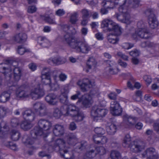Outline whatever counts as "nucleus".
<instances>
[{
    "mask_svg": "<svg viewBox=\"0 0 159 159\" xmlns=\"http://www.w3.org/2000/svg\"><path fill=\"white\" fill-rule=\"evenodd\" d=\"M16 95V97L20 99H24L30 96L32 99L35 100L43 97L45 91L39 85H38L31 89L29 93L26 90L25 86L22 85L18 88Z\"/></svg>",
    "mask_w": 159,
    "mask_h": 159,
    "instance_id": "obj_1",
    "label": "nucleus"
},
{
    "mask_svg": "<svg viewBox=\"0 0 159 159\" xmlns=\"http://www.w3.org/2000/svg\"><path fill=\"white\" fill-rule=\"evenodd\" d=\"M6 62L7 63L0 64V72L6 75L13 70L14 80L16 81H18L20 79L22 72L20 68L16 66L17 63L9 60H6Z\"/></svg>",
    "mask_w": 159,
    "mask_h": 159,
    "instance_id": "obj_2",
    "label": "nucleus"
},
{
    "mask_svg": "<svg viewBox=\"0 0 159 159\" xmlns=\"http://www.w3.org/2000/svg\"><path fill=\"white\" fill-rule=\"evenodd\" d=\"M131 138L129 134L125 136L122 145L125 148L129 147L131 151L138 152L142 151L145 148L144 142L140 140H136L131 142Z\"/></svg>",
    "mask_w": 159,
    "mask_h": 159,
    "instance_id": "obj_3",
    "label": "nucleus"
},
{
    "mask_svg": "<svg viewBox=\"0 0 159 159\" xmlns=\"http://www.w3.org/2000/svg\"><path fill=\"white\" fill-rule=\"evenodd\" d=\"M53 148L55 150L59 151L61 157L65 159L75 158L73 152L67 150L65 142L63 139H57L55 143Z\"/></svg>",
    "mask_w": 159,
    "mask_h": 159,
    "instance_id": "obj_4",
    "label": "nucleus"
},
{
    "mask_svg": "<svg viewBox=\"0 0 159 159\" xmlns=\"http://www.w3.org/2000/svg\"><path fill=\"white\" fill-rule=\"evenodd\" d=\"M65 115L70 116L74 117V120L76 122L82 121L84 117L83 112L80 111L79 108L75 106L70 104L67 106V110Z\"/></svg>",
    "mask_w": 159,
    "mask_h": 159,
    "instance_id": "obj_5",
    "label": "nucleus"
},
{
    "mask_svg": "<svg viewBox=\"0 0 159 159\" xmlns=\"http://www.w3.org/2000/svg\"><path fill=\"white\" fill-rule=\"evenodd\" d=\"M108 112V110L98 106H94L92 108L91 115L93 117L94 121L98 122L101 120Z\"/></svg>",
    "mask_w": 159,
    "mask_h": 159,
    "instance_id": "obj_6",
    "label": "nucleus"
},
{
    "mask_svg": "<svg viewBox=\"0 0 159 159\" xmlns=\"http://www.w3.org/2000/svg\"><path fill=\"white\" fill-rule=\"evenodd\" d=\"M71 48L74 49L76 51L80 53L87 54L90 51L91 48L85 42L77 39Z\"/></svg>",
    "mask_w": 159,
    "mask_h": 159,
    "instance_id": "obj_7",
    "label": "nucleus"
},
{
    "mask_svg": "<svg viewBox=\"0 0 159 159\" xmlns=\"http://www.w3.org/2000/svg\"><path fill=\"white\" fill-rule=\"evenodd\" d=\"M70 27L67 25H65L64 26L63 30L66 32V33L62 38V40L64 43H67L72 48L77 39L74 38L70 34Z\"/></svg>",
    "mask_w": 159,
    "mask_h": 159,
    "instance_id": "obj_8",
    "label": "nucleus"
},
{
    "mask_svg": "<svg viewBox=\"0 0 159 159\" xmlns=\"http://www.w3.org/2000/svg\"><path fill=\"white\" fill-rule=\"evenodd\" d=\"M145 14L148 17L150 27L152 29L156 28L158 26V22L154 13V10L149 9L145 11Z\"/></svg>",
    "mask_w": 159,
    "mask_h": 159,
    "instance_id": "obj_9",
    "label": "nucleus"
},
{
    "mask_svg": "<svg viewBox=\"0 0 159 159\" xmlns=\"http://www.w3.org/2000/svg\"><path fill=\"white\" fill-rule=\"evenodd\" d=\"M33 109L40 116H43L48 113V110L45 105L41 102H37L33 105Z\"/></svg>",
    "mask_w": 159,
    "mask_h": 159,
    "instance_id": "obj_10",
    "label": "nucleus"
},
{
    "mask_svg": "<svg viewBox=\"0 0 159 159\" xmlns=\"http://www.w3.org/2000/svg\"><path fill=\"white\" fill-rule=\"evenodd\" d=\"M150 36L148 31L145 29L139 28L134 33L132 34V37L135 40L139 38L147 39Z\"/></svg>",
    "mask_w": 159,
    "mask_h": 159,
    "instance_id": "obj_11",
    "label": "nucleus"
},
{
    "mask_svg": "<svg viewBox=\"0 0 159 159\" xmlns=\"http://www.w3.org/2000/svg\"><path fill=\"white\" fill-rule=\"evenodd\" d=\"M77 84L83 92L88 91L94 85L93 82L88 79H84L82 80H79Z\"/></svg>",
    "mask_w": 159,
    "mask_h": 159,
    "instance_id": "obj_12",
    "label": "nucleus"
},
{
    "mask_svg": "<svg viewBox=\"0 0 159 159\" xmlns=\"http://www.w3.org/2000/svg\"><path fill=\"white\" fill-rule=\"evenodd\" d=\"M110 108L111 113L113 116H120L122 113V109L119 103L116 101L111 102Z\"/></svg>",
    "mask_w": 159,
    "mask_h": 159,
    "instance_id": "obj_13",
    "label": "nucleus"
},
{
    "mask_svg": "<svg viewBox=\"0 0 159 159\" xmlns=\"http://www.w3.org/2000/svg\"><path fill=\"white\" fill-rule=\"evenodd\" d=\"M142 156L143 158L146 157L147 159H157L158 157L156 150L152 147L147 148Z\"/></svg>",
    "mask_w": 159,
    "mask_h": 159,
    "instance_id": "obj_14",
    "label": "nucleus"
},
{
    "mask_svg": "<svg viewBox=\"0 0 159 159\" xmlns=\"http://www.w3.org/2000/svg\"><path fill=\"white\" fill-rule=\"evenodd\" d=\"M52 73L48 68H43L41 72V77L42 82L46 85L50 84L51 83L50 76Z\"/></svg>",
    "mask_w": 159,
    "mask_h": 159,
    "instance_id": "obj_15",
    "label": "nucleus"
},
{
    "mask_svg": "<svg viewBox=\"0 0 159 159\" xmlns=\"http://www.w3.org/2000/svg\"><path fill=\"white\" fill-rule=\"evenodd\" d=\"M45 100L49 104L53 106L57 105L58 102L57 96L53 93L47 95L45 97Z\"/></svg>",
    "mask_w": 159,
    "mask_h": 159,
    "instance_id": "obj_16",
    "label": "nucleus"
},
{
    "mask_svg": "<svg viewBox=\"0 0 159 159\" xmlns=\"http://www.w3.org/2000/svg\"><path fill=\"white\" fill-rule=\"evenodd\" d=\"M123 119L124 122L129 126L134 125L138 120L137 117H132L126 114L124 115Z\"/></svg>",
    "mask_w": 159,
    "mask_h": 159,
    "instance_id": "obj_17",
    "label": "nucleus"
},
{
    "mask_svg": "<svg viewBox=\"0 0 159 159\" xmlns=\"http://www.w3.org/2000/svg\"><path fill=\"white\" fill-rule=\"evenodd\" d=\"M39 126L42 129L44 132L49 129L52 125V123L49 121L44 120L41 119L38 123Z\"/></svg>",
    "mask_w": 159,
    "mask_h": 159,
    "instance_id": "obj_18",
    "label": "nucleus"
},
{
    "mask_svg": "<svg viewBox=\"0 0 159 159\" xmlns=\"http://www.w3.org/2000/svg\"><path fill=\"white\" fill-rule=\"evenodd\" d=\"M22 115L25 119L30 122L33 121L35 117L34 113L30 110H26L23 112Z\"/></svg>",
    "mask_w": 159,
    "mask_h": 159,
    "instance_id": "obj_19",
    "label": "nucleus"
},
{
    "mask_svg": "<svg viewBox=\"0 0 159 159\" xmlns=\"http://www.w3.org/2000/svg\"><path fill=\"white\" fill-rule=\"evenodd\" d=\"M114 23L110 19H105L102 21L101 27L102 28H105L107 31H110L111 30Z\"/></svg>",
    "mask_w": 159,
    "mask_h": 159,
    "instance_id": "obj_20",
    "label": "nucleus"
},
{
    "mask_svg": "<svg viewBox=\"0 0 159 159\" xmlns=\"http://www.w3.org/2000/svg\"><path fill=\"white\" fill-rule=\"evenodd\" d=\"M122 15H120L118 13H116L115 16L117 19L120 22L129 24L130 23V16L127 15H126L124 14H122Z\"/></svg>",
    "mask_w": 159,
    "mask_h": 159,
    "instance_id": "obj_21",
    "label": "nucleus"
},
{
    "mask_svg": "<svg viewBox=\"0 0 159 159\" xmlns=\"http://www.w3.org/2000/svg\"><path fill=\"white\" fill-rule=\"evenodd\" d=\"M26 35L24 33H20L15 35L12 38V39L15 42L21 43L25 42L27 39Z\"/></svg>",
    "mask_w": 159,
    "mask_h": 159,
    "instance_id": "obj_22",
    "label": "nucleus"
},
{
    "mask_svg": "<svg viewBox=\"0 0 159 159\" xmlns=\"http://www.w3.org/2000/svg\"><path fill=\"white\" fill-rule=\"evenodd\" d=\"M61 94L60 96V101L63 103L66 104L67 101V94L68 93V90L64 87H61Z\"/></svg>",
    "mask_w": 159,
    "mask_h": 159,
    "instance_id": "obj_23",
    "label": "nucleus"
},
{
    "mask_svg": "<svg viewBox=\"0 0 159 159\" xmlns=\"http://www.w3.org/2000/svg\"><path fill=\"white\" fill-rule=\"evenodd\" d=\"M117 128L115 125L111 123H107L106 125L107 132L109 135L114 134L116 132Z\"/></svg>",
    "mask_w": 159,
    "mask_h": 159,
    "instance_id": "obj_24",
    "label": "nucleus"
},
{
    "mask_svg": "<svg viewBox=\"0 0 159 159\" xmlns=\"http://www.w3.org/2000/svg\"><path fill=\"white\" fill-rule=\"evenodd\" d=\"M38 42L40 46L44 48L48 47L50 45V42L45 37H39L38 39Z\"/></svg>",
    "mask_w": 159,
    "mask_h": 159,
    "instance_id": "obj_25",
    "label": "nucleus"
},
{
    "mask_svg": "<svg viewBox=\"0 0 159 159\" xmlns=\"http://www.w3.org/2000/svg\"><path fill=\"white\" fill-rule=\"evenodd\" d=\"M53 133L56 136H60L63 134L64 132V128L63 126L56 125L53 129Z\"/></svg>",
    "mask_w": 159,
    "mask_h": 159,
    "instance_id": "obj_26",
    "label": "nucleus"
},
{
    "mask_svg": "<svg viewBox=\"0 0 159 159\" xmlns=\"http://www.w3.org/2000/svg\"><path fill=\"white\" fill-rule=\"evenodd\" d=\"M45 133L44 131L39 127H36L31 131V135L32 137L36 138L37 136L42 135Z\"/></svg>",
    "mask_w": 159,
    "mask_h": 159,
    "instance_id": "obj_27",
    "label": "nucleus"
},
{
    "mask_svg": "<svg viewBox=\"0 0 159 159\" xmlns=\"http://www.w3.org/2000/svg\"><path fill=\"white\" fill-rule=\"evenodd\" d=\"M116 0H112V1L104 0L102 3V5L107 9H113L115 7V5L117 4V2H114Z\"/></svg>",
    "mask_w": 159,
    "mask_h": 159,
    "instance_id": "obj_28",
    "label": "nucleus"
},
{
    "mask_svg": "<svg viewBox=\"0 0 159 159\" xmlns=\"http://www.w3.org/2000/svg\"><path fill=\"white\" fill-rule=\"evenodd\" d=\"M31 138H29L28 135H24L22 138V141L26 145H31L34 144L35 143V139L31 136Z\"/></svg>",
    "mask_w": 159,
    "mask_h": 159,
    "instance_id": "obj_29",
    "label": "nucleus"
},
{
    "mask_svg": "<svg viewBox=\"0 0 159 159\" xmlns=\"http://www.w3.org/2000/svg\"><path fill=\"white\" fill-rule=\"evenodd\" d=\"M82 104L84 106L88 107L92 103V98L89 95H85L83 96Z\"/></svg>",
    "mask_w": 159,
    "mask_h": 159,
    "instance_id": "obj_30",
    "label": "nucleus"
},
{
    "mask_svg": "<svg viewBox=\"0 0 159 159\" xmlns=\"http://www.w3.org/2000/svg\"><path fill=\"white\" fill-rule=\"evenodd\" d=\"M10 94L9 93L4 92L0 94V102L5 103L9 100Z\"/></svg>",
    "mask_w": 159,
    "mask_h": 159,
    "instance_id": "obj_31",
    "label": "nucleus"
},
{
    "mask_svg": "<svg viewBox=\"0 0 159 159\" xmlns=\"http://www.w3.org/2000/svg\"><path fill=\"white\" fill-rule=\"evenodd\" d=\"M116 36L113 34H109L107 36V39L109 42L113 44L117 43L119 39Z\"/></svg>",
    "mask_w": 159,
    "mask_h": 159,
    "instance_id": "obj_32",
    "label": "nucleus"
},
{
    "mask_svg": "<svg viewBox=\"0 0 159 159\" xmlns=\"http://www.w3.org/2000/svg\"><path fill=\"white\" fill-rule=\"evenodd\" d=\"M106 70L104 73V75H113L117 74L118 70L116 68H113L111 67H107L105 69Z\"/></svg>",
    "mask_w": 159,
    "mask_h": 159,
    "instance_id": "obj_33",
    "label": "nucleus"
},
{
    "mask_svg": "<svg viewBox=\"0 0 159 159\" xmlns=\"http://www.w3.org/2000/svg\"><path fill=\"white\" fill-rule=\"evenodd\" d=\"M111 31H113L114 33L113 34L117 36L120 35L122 33L121 28L115 23L113 25Z\"/></svg>",
    "mask_w": 159,
    "mask_h": 159,
    "instance_id": "obj_34",
    "label": "nucleus"
},
{
    "mask_svg": "<svg viewBox=\"0 0 159 159\" xmlns=\"http://www.w3.org/2000/svg\"><path fill=\"white\" fill-rule=\"evenodd\" d=\"M96 149V147H93L87 151L85 154V157L91 159L95 157L97 154Z\"/></svg>",
    "mask_w": 159,
    "mask_h": 159,
    "instance_id": "obj_35",
    "label": "nucleus"
},
{
    "mask_svg": "<svg viewBox=\"0 0 159 159\" xmlns=\"http://www.w3.org/2000/svg\"><path fill=\"white\" fill-rule=\"evenodd\" d=\"M67 110V107L66 108V110L64 112H62L61 111L57 108H55L54 109L53 111V116L56 118L58 119L60 118L61 116L62 115H64L66 116L65 113H66V111Z\"/></svg>",
    "mask_w": 159,
    "mask_h": 159,
    "instance_id": "obj_36",
    "label": "nucleus"
},
{
    "mask_svg": "<svg viewBox=\"0 0 159 159\" xmlns=\"http://www.w3.org/2000/svg\"><path fill=\"white\" fill-rule=\"evenodd\" d=\"M79 16V13L77 12H75L71 14L70 21L72 24H75L78 21V17Z\"/></svg>",
    "mask_w": 159,
    "mask_h": 159,
    "instance_id": "obj_37",
    "label": "nucleus"
},
{
    "mask_svg": "<svg viewBox=\"0 0 159 159\" xmlns=\"http://www.w3.org/2000/svg\"><path fill=\"white\" fill-rule=\"evenodd\" d=\"M129 7L130 8H136L139 7V0H129L128 3Z\"/></svg>",
    "mask_w": 159,
    "mask_h": 159,
    "instance_id": "obj_38",
    "label": "nucleus"
},
{
    "mask_svg": "<svg viewBox=\"0 0 159 159\" xmlns=\"http://www.w3.org/2000/svg\"><path fill=\"white\" fill-rule=\"evenodd\" d=\"M20 137V132L17 130H12L11 136V139L14 141L18 140Z\"/></svg>",
    "mask_w": 159,
    "mask_h": 159,
    "instance_id": "obj_39",
    "label": "nucleus"
},
{
    "mask_svg": "<svg viewBox=\"0 0 159 159\" xmlns=\"http://www.w3.org/2000/svg\"><path fill=\"white\" fill-rule=\"evenodd\" d=\"M31 122L29 121L28 122L26 121H23L20 125L21 128L25 130H27L30 129L32 126Z\"/></svg>",
    "mask_w": 159,
    "mask_h": 159,
    "instance_id": "obj_40",
    "label": "nucleus"
},
{
    "mask_svg": "<svg viewBox=\"0 0 159 159\" xmlns=\"http://www.w3.org/2000/svg\"><path fill=\"white\" fill-rule=\"evenodd\" d=\"M96 64L95 59L93 57H90L88 60L87 65L89 68L91 69L92 67H95Z\"/></svg>",
    "mask_w": 159,
    "mask_h": 159,
    "instance_id": "obj_41",
    "label": "nucleus"
},
{
    "mask_svg": "<svg viewBox=\"0 0 159 159\" xmlns=\"http://www.w3.org/2000/svg\"><path fill=\"white\" fill-rule=\"evenodd\" d=\"M110 156L111 159H120L121 158L120 154L117 151H112Z\"/></svg>",
    "mask_w": 159,
    "mask_h": 159,
    "instance_id": "obj_42",
    "label": "nucleus"
},
{
    "mask_svg": "<svg viewBox=\"0 0 159 159\" xmlns=\"http://www.w3.org/2000/svg\"><path fill=\"white\" fill-rule=\"evenodd\" d=\"M8 110L7 108L3 106L0 107V118H4Z\"/></svg>",
    "mask_w": 159,
    "mask_h": 159,
    "instance_id": "obj_43",
    "label": "nucleus"
},
{
    "mask_svg": "<svg viewBox=\"0 0 159 159\" xmlns=\"http://www.w3.org/2000/svg\"><path fill=\"white\" fill-rule=\"evenodd\" d=\"M56 64L59 65L65 63L66 61V59L63 57H55Z\"/></svg>",
    "mask_w": 159,
    "mask_h": 159,
    "instance_id": "obj_44",
    "label": "nucleus"
},
{
    "mask_svg": "<svg viewBox=\"0 0 159 159\" xmlns=\"http://www.w3.org/2000/svg\"><path fill=\"white\" fill-rule=\"evenodd\" d=\"M81 13L82 14V16L84 17H89L92 14L90 11L86 9H82L81 10Z\"/></svg>",
    "mask_w": 159,
    "mask_h": 159,
    "instance_id": "obj_45",
    "label": "nucleus"
},
{
    "mask_svg": "<svg viewBox=\"0 0 159 159\" xmlns=\"http://www.w3.org/2000/svg\"><path fill=\"white\" fill-rule=\"evenodd\" d=\"M87 145V143L86 141H82L79 143L77 147V148L81 150L85 149Z\"/></svg>",
    "mask_w": 159,
    "mask_h": 159,
    "instance_id": "obj_46",
    "label": "nucleus"
},
{
    "mask_svg": "<svg viewBox=\"0 0 159 159\" xmlns=\"http://www.w3.org/2000/svg\"><path fill=\"white\" fill-rule=\"evenodd\" d=\"M96 152L100 155H103L106 153V150L105 148L102 147L96 148Z\"/></svg>",
    "mask_w": 159,
    "mask_h": 159,
    "instance_id": "obj_47",
    "label": "nucleus"
},
{
    "mask_svg": "<svg viewBox=\"0 0 159 159\" xmlns=\"http://www.w3.org/2000/svg\"><path fill=\"white\" fill-rule=\"evenodd\" d=\"M43 20H45L46 22L49 24H55V22L54 20L50 18L48 16H43L42 17Z\"/></svg>",
    "mask_w": 159,
    "mask_h": 159,
    "instance_id": "obj_48",
    "label": "nucleus"
},
{
    "mask_svg": "<svg viewBox=\"0 0 159 159\" xmlns=\"http://www.w3.org/2000/svg\"><path fill=\"white\" fill-rule=\"evenodd\" d=\"M27 51L25 48L22 45L19 46L18 48L17 52L20 55H23L24 53Z\"/></svg>",
    "mask_w": 159,
    "mask_h": 159,
    "instance_id": "obj_49",
    "label": "nucleus"
},
{
    "mask_svg": "<svg viewBox=\"0 0 159 159\" xmlns=\"http://www.w3.org/2000/svg\"><path fill=\"white\" fill-rule=\"evenodd\" d=\"M7 125L6 123L4 121H2L0 123V137H1V134H2L3 131H4L2 129H6L7 128Z\"/></svg>",
    "mask_w": 159,
    "mask_h": 159,
    "instance_id": "obj_50",
    "label": "nucleus"
},
{
    "mask_svg": "<svg viewBox=\"0 0 159 159\" xmlns=\"http://www.w3.org/2000/svg\"><path fill=\"white\" fill-rule=\"evenodd\" d=\"M19 124V120L18 118H14L11 119V125L13 127H16Z\"/></svg>",
    "mask_w": 159,
    "mask_h": 159,
    "instance_id": "obj_51",
    "label": "nucleus"
},
{
    "mask_svg": "<svg viewBox=\"0 0 159 159\" xmlns=\"http://www.w3.org/2000/svg\"><path fill=\"white\" fill-rule=\"evenodd\" d=\"M94 131L97 134H103L104 133V130L101 127H97L94 129Z\"/></svg>",
    "mask_w": 159,
    "mask_h": 159,
    "instance_id": "obj_52",
    "label": "nucleus"
},
{
    "mask_svg": "<svg viewBox=\"0 0 159 159\" xmlns=\"http://www.w3.org/2000/svg\"><path fill=\"white\" fill-rule=\"evenodd\" d=\"M49 84L50 85L51 89L52 90L56 91L59 90L60 89V85L56 82L52 84H51V83L50 84Z\"/></svg>",
    "mask_w": 159,
    "mask_h": 159,
    "instance_id": "obj_53",
    "label": "nucleus"
},
{
    "mask_svg": "<svg viewBox=\"0 0 159 159\" xmlns=\"http://www.w3.org/2000/svg\"><path fill=\"white\" fill-rule=\"evenodd\" d=\"M133 44L127 43H123L122 45L123 48L126 49H129L133 47Z\"/></svg>",
    "mask_w": 159,
    "mask_h": 159,
    "instance_id": "obj_54",
    "label": "nucleus"
},
{
    "mask_svg": "<svg viewBox=\"0 0 159 159\" xmlns=\"http://www.w3.org/2000/svg\"><path fill=\"white\" fill-rule=\"evenodd\" d=\"M37 8L35 6H32L29 7L28 9V12L29 13H32L36 11Z\"/></svg>",
    "mask_w": 159,
    "mask_h": 159,
    "instance_id": "obj_55",
    "label": "nucleus"
},
{
    "mask_svg": "<svg viewBox=\"0 0 159 159\" xmlns=\"http://www.w3.org/2000/svg\"><path fill=\"white\" fill-rule=\"evenodd\" d=\"M142 92L140 90H138L135 92V96L138 97V98H135L134 97V100L136 101H139L141 99L142 96Z\"/></svg>",
    "mask_w": 159,
    "mask_h": 159,
    "instance_id": "obj_56",
    "label": "nucleus"
},
{
    "mask_svg": "<svg viewBox=\"0 0 159 159\" xmlns=\"http://www.w3.org/2000/svg\"><path fill=\"white\" fill-rule=\"evenodd\" d=\"M143 79L148 84H150L152 81L151 77L148 75H145L143 77Z\"/></svg>",
    "mask_w": 159,
    "mask_h": 159,
    "instance_id": "obj_57",
    "label": "nucleus"
},
{
    "mask_svg": "<svg viewBox=\"0 0 159 159\" xmlns=\"http://www.w3.org/2000/svg\"><path fill=\"white\" fill-rule=\"evenodd\" d=\"M107 141V139L105 136H101V138L99 144H105Z\"/></svg>",
    "mask_w": 159,
    "mask_h": 159,
    "instance_id": "obj_58",
    "label": "nucleus"
},
{
    "mask_svg": "<svg viewBox=\"0 0 159 159\" xmlns=\"http://www.w3.org/2000/svg\"><path fill=\"white\" fill-rule=\"evenodd\" d=\"M117 55L119 57L122 58L124 60L127 61L128 60V57L123 54L121 52H118L117 53Z\"/></svg>",
    "mask_w": 159,
    "mask_h": 159,
    "instance_id": "obj_59",
    "label": "nucleus"
},
{
    "mask_svg": "<svg viewBox=\"0 0 159 159\" xmlns=\"http://www.w3.org/2000/svg\"><path fill=\"white\" fill-rule=\"evenodd\" d=\"M101 138V136H99L98 135L96 134L94 135L93 137V139L94 142L96 144L99 143L100 139Z\"/></svg>",
    "mask_w": 159,
    "mask_h": 159,
    "instance_id": "obj_60",
    "label": "nucleus"
},
{
    "mask_svg": "<svg viewBox=\"0 0 159 159\" xmlns=\"http://www.w3.org/2000/svg\"><path fill=\"white\" fill-rule=\"evenodd\" d=\"M139 52L137 50H134V51H131L129 52L130 55L134 57L139 56Z\"/></svg>",
    "mask_w": 159,
    "mask_h": 159,
    "instance_id": "obj_61",
    "label": "nucleus"
},
{
    "mask_svg": "<svg viewBox=\"0 0 159 159\" xmlns=\"http://www.w3.org/2000/svg\"><path fill=\"white\" fill-rule=\"evenodd\" d=\"M65 13V11L63 9H59L56 12V14L59 16L64 15Z\"/></svg>",
    "mask_w": 159,
    "mask_h": 159,
    "instance_id": "obj_62",
    "label": "nucleus"
},
{
    "mask_svg": "<svg viewBox=\"0 0 159 159\" xmlns=\"http://www.w3.org/2000/svg\"><path fill=\"white\" fill-rule=\"evenodd\" d=\"M38 154L39 156L41 157H43L46 156L48 158H51V156L47 154L43 151L39 152Z\"/></svg>",
    "mask_w": 159,
    "mask_h": 159,
    "instance_id": "obj_63",
    "label": "nucleus"
},
{
    "mask_svg": "<svg viewBox=\"0 0 159 159\" xmlns=\"http://www.w3.org/2000/svg\"><path fill=\"white\" fill-rule=\"evenodd\" d=\"M28 66L30 69L32 71L35 70L37 67L36 64L33 63L30 64Z\"/></svg>",
    "mask_w": 159,
    "mask_h": 159,
    "instance_id": "obj_64",
    "label": "nucleus"
}]
</instances>
